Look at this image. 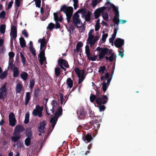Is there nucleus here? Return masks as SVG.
Listing matches in <instances>:
<instances>
[{
  "instance_id": "nucleus-56",
  "label": "nucleus",
  "mask_w": 156,
  "mask_h": 156,
  "mask_svg": "<svg viewBox=\"0 0 156 156\" xmlns=\"http://www.w3.org/2000/svg\"><path fill=\"white\" fill-rule=\"evenodd\" d=\"M100 105L98 106L100 111V112H101V111H104L105 108V107L104 105Z\"/></svg>"
},
{
  "instance_id": "nucleus-16",
  "label": "nucleus",
  "mask_w": 156,
  "mask_h": 156,
  "mask_svg": "<svg viewBox=\"0 0 156 156\" xmlns=\"http://www.w3.org/2000/svg\"><path fill=\"white\" fill-rule=\"evenodd\" d=\"M46 124V122L42 121L40 123L38 127L39 131L41 133H43L45 129V126Z\"/></svg>"
},
{
  "instance_id": "nucleus-41",
  "label": "nucleus",
  "mask_w": 156,
  "mask_h": 156,
  "mask_svg": "<svg viewBox=\"0 0 156 156\" xmlns=\"http://www.w3.org/2000/svg\"><path fill=\"white\" fill-rule=\"evenodd\" d=\"M105 69L106 68L105 66H101L100 67L98 70V72L101 74H103L104 73Z\"/></svg>"
},
{
  "instance_id": "nucleus-62",
  "label": "nucleus",
  "mask_w": 156,
  "mask_h": 156,
  "mask_svg": "<svg viewBox=\"0 0 156 156\" xmlns=\"http://www.w3.org/2000/svg\"><path fill=\"white\" fill-rule=\"evenodd\" d=\"M13 3V2L12 1H11L10 2H9V3L8 5V9H9V8H10L12 6Z\"/></svg>"
},
{
  "instance_id": "nucleus-6",
  "label": "nucleus",
  "mask_w": 156,
  "mask_h": 156,
  "mask_svg": "<svg viewBox=\"0 0 156 156\" xmlns=\"http://www.w3.org/2000/svg\"><path fill=\"white\" fill-rule=\"evenodd\" d=\"M110 6L113 8L115 12V15L113 19V21L116 24H118L120 20H119V15L118 9L112 4H110Z\"/></svg>"
},
{
  "instance_id": "nucleus-13",
  "label": "nucleus",
  "mask_w": 156,
  "mask_h": 156,
  "mask_svg": "<svg viewBox=\"0 0 156 156\" xmlns=\"http://www.w3.org/2000/svg\"><path fill=\"white\" fill-rule=\"evenodd\" d=\"M124 44V40L119 38L116 39L115 40L114 43L115 46L117 48L121 47Z\"/></svg>"
},
{
  "instance_id": "nucleus-35",
  "label": "nucleus",
  "mask_w": 156,
  "mask_h": 156,
  "mask_svg": "<svg viewBox=\"0 0 156 156\" xmlns=\"http://www.w3.org/2000/svg\"><path fill=\"white\" fill-rule=\"evenodd\" d=\"M108 36V34L107 33L105 34L102 35V38L100 40V41L101 42V43H103L105 42Z\"/></svg>"
},
{
  "instance_id": "nucleus-28",
  "label": "nucleus",
  "mask_w": 156,
  "mask_h": 156,
  "mask_svg": "<svg viewBox=\"0 0 156 156\" xmlns=\"http://www.w3.org/2000/svg\"><path fill=\"white\" fill-rule=\"evenodd\" d=\"M28 76V74L25 72H23L20 74L21 78L24 80H27Z\"/></svg>"
},
{
  "instance_id": "nucleus-33",
  "label": "nucleus",
  "mask_w": 156,
  "mask_h": 156,
  "mask_svg": "<svg viewBox=\"0 0 156 156\" xmlns=\"http://www.w3.org/2000/svg\"><path fill=\"white\" fill-rule=\"evenodd\" d=\"M100 20L99 19H98L95 25V31H97L99 30L100 28Z\"/></svg>"
},
{
  "instance_id": "nucleus-48",
  "label": "nucleus",
  "mask_w": 156,
  "mask_h": 156,
  "mask_svg": "<svg viewBox=\"0 0 156 156\" xmlns=\"http://www.w3.org/2000/svg\"><path fill=\"white\" fill-rule=\"evenodd\" d=\"M20 55L22 60V62L23 64H25L26 61V59L22 52L20 53Z\"/></svg>"
},
{
  "instance_id": "nucleus-60",
  "label": "nucleus",
  "mask_w": 156,
  "mask_h": 156,
  "mask_svg": "<svg viewBox=\"0 0 156 156\" xmlns=\"http://www.w3.org/2000/svg\"><path fill=\"white\" fill-rule=\"evenodd\" d=\"M34 84V81L32 80L30 81V87L31 89L32 88Z\"/></svg>"
},
{
  "instance_id": "nucleus-17",
  "label": "nucleus",
  "mask_w": 156,
  "mask_h": 156,
  "mask_svg": "<svg viewBox=\"0 0 156 156\" xmlns=\"http://www.w3.org/2000/svg\"><path fill=\"white\" fill-rule=\"evenodd\" d=\"M24 129L21 125H17L16 126L14 129V134L15 136L18 135L20 132H22Z\"/></svg>"
},
{
  "instance_id": "nucleus-19",
  "label": "nucleus",
  "mask_w": 156,
  "mask_h": 156,
  "mask_svg": "<svg viewBox=\"0 0 156 156\" xmlns=\"http://www.w3.org/2000/svg\"><path fill=\"white\" fill-rule=\"evenodd\" d=\"M10 35L14 39H15L17 36L16 28L14 26H13L11 28Z\"/></svg>"
},
{
  "instance_id": "nucleus-47",
  "label": "nucleus",
  "mask_w": 156,
  "mask_h": 156,
  "mask_svg": "<svg viewBox=\"0 0 156 156\" xmlns=\"http://www.w3.org/2000/svg\"><path fill=\"white\" fill-rule=\"evenodd\" d=\"M35 2V5L37 7L40 8L41 5V0H34Z\"/></svg>"
},
{
  "instance_id": "nucleus-39",
  "label": "nucleus",
  "mask_w": 156,
  "mask_h": 156,
  "mask_svg": "<svg viewBox=\"0 0 156 156\" xmlns=\"http://www.w3.org/2000/svg\"><path fill=\"white\" fill-rule=\"evenodd\" d=\"M109 75L108 73H107L105 74L104 77L103 76H102L101 77V80L103 81H105L106 80H107V79L109 78Z\"/></svg>"
},
{
  "instance_id": "nucleus-42",
  "label": "nucleus",
  "mask_w": 156,
  "mask_h": 156,
  "mask_svg": "<svg viewBox=\"0 0 156 156\" xmlns=\"http://www.w3.org/2000/svg\"><path fill=\"white\" fill-rule=\"evenodd\" d=\"M30 140L31 139L30 138V137H27L25 139V144L27 146H29L30 145L31 142Z\"/></svg>"
},
{
  "instance_id": "nucleus-34",
  "label": "nucleus",
  "mask_w": 156,
  "mask_h": 156,
  "mask_svg": "<svg viewBox=\"0 0 156 156\" xmlns=\"http://www.w3.org/2000/svg\"><path fill=\"white\" fill-rule=\"evenodd\" d=\"M5 25L2 24L0 26V32L2 34L5 33Z\"/></svg>"
},
{
  "instance_id": "nucleus-49",
  "label": "nucleus",
  "mask_w": 156,
  "mask_h": 156,
  "mask_svg": "<svg viewBox=\"0 0 156 156\" xmlns=\"http://www.w3.org/2000/svg\"><path fill=\"white\" fill-rule=\"evenodd\" d=\"M5 12L4 11H2L0 13V18L2 19H4L5 16Z\"/></svg>"
},
{
  "instance_id": "nucleus-36",
  "label": "nucleus",
  "mask_w": 156,
  "mask_h": 156,
  "mask_svg": "<svg viewBox=\"0 0 156 156\" xmlns=\"http://www.w3.org/2000/svg\"><path fill=\"white\" fill-rule=\"evenodd\" d=\"M30 100V93L27 92L26 94V97L25 101V104L27 105Z\"/></svg>"
},
{
  "instance_id": "nucleus-14",
  "label": "nucleus",
  "mask_w": 156,
  "mask_h": 156,
  "mask_svg": "<svg viewBox=\"0 0 156 156\" xmlns=\"http://www.w3.org/2000/svg\"><path fill=\"white\" fill-rule=\"evenodd\" d=\"M9 119L10 125L12 126H15L16 120L13 113H11L9 114Z\"/></svg>"
},
{
  "instance_id": "nucleus-40",
  "label": "nucleus",
  "mask_w": 156,
  "mask_h": 156,
  "mask_svg": "<svg viewBox=\"0 0 156 156\" xmlns=\"http://www.w3.org/2000/svg\"><path fill=\"white\" fill-rule=\"evenodd\" d=\"M88 59L92 60V61H94L96 60L97 58V56L95 55L92 56L90 55V54L89 55L87 56Z\"/></svg>"
},
{
  "instance_id": "nucleus-1",
  "label": "nucleus",
  "mask_w": 156,
  "mask_h": 156,
  "mask_svg": "<svg viewBox=\"0 0 156 156\" xmlns=\"http://www.w3.org/2000/svg\"><path fill=\"white\" fill-rule=\"evenodd\" d=\"M94 30L91 29L90 30L88 34V37L87 41V43L90 45V47H93L99 38V36L98 35L94 36Z\"/></svg>"
},
{
  "instance_id": "nucleus-43",
  "label": "nucleus",
  "mask_w": 156,
  "mask_h": 156,
  "mask_svg": "<svg viewBox=\"0 0 156 156\" xmlns=\"http://www.w3.org/2000/svg\"><path fill=\"white\" fill-rule=\"evenodd\" d=\"M83 46V44L80 42H78L76 45V50L77 51H79L81 47Z\"/></svg>"
},
{
  "instance_id": "nucleus-55",
  "label": "nucleus",
  "mask_w": 156,
  "mask_h": 156,
  "mask_svg": "<svg viewBox=\"0 0 156 156\" xmlns=\"http://www.w3.org/2000/svg\"><path fill=\"white\" fill-rule=\"evenodd\" d=\"M90 100L91 102H93L96 99V96L94 94L91 95L90 97Z\"/></svg>"
},
{
  "instance_id": "nucleus-5",
  "label": "nucleus",
  "mask_w": 156,
  "mask_h": 156,
  "mask_svg": "<svg viewBox=\"0 0 156 156\" xmlns=\"http://www.w3.org/2000/svg\"><path fill=\"white\" fill-rule=\"evenodd\" d=\"M43 109V107L37 106L36 108L34 109L32 114L34 116H38L39 117H41L42 116V111Z\"/></svg>"
},
{
  "instance_id": "nucleus-10",
  "label": "nucleus",
  "mask_w": 156,
  "mask_h": 156,
  "mask_svg": "<svg viewBox=\"0 0 156 156\" xmlns=\"http://www.w3.org/2000/svg\"><path fill=\"white\" fill-rule=\"evenodd\" d=\"M44 51L42 50L39 55L38 60L41 65H42L47 63L46 58L44 55Z\"/></svg>"
},
{
  "instance_id": "nucleus-2",
  "label": "nucleus",
  "mask_w": 156,
  "mask_h": 156,
  "mask_svg": "<svg viewBox=\"0 0 156 156\" xmlns=\"http://www.w3.org/2000/svg\"><path fill=\"white\" fill-rule=\"evenodd\" d=\"M60 11L63 12L66 14L67 16V20L69 23L71 18L73 12V8L72 7H67L65 5H63L61 7Z\"/></svg>"
},
{
  "instance_id": "nucleus-51",
  "label": "nucleus",
  "mask_w": 156,
  "mask_h": 156,
  "mask_svg": "<svg viewBox=\"0 0 156 156\" xmlns=\"http://www.w3.org/2000/svg\"><path fill=\"white\" fill-rule=\"evenodd\" d=\"M85 51L87 56L90 54L89 47L88 45H86L85 47Z\"/></svg>"
},
{
  "instance_id": "nucleus-8",
  "label": "nucleus",
  "mask_w": 156,
  "mask_h": 156,
  "mask_svg": "<svg viewBox=\"0 0 156 156\" xmlns=\"http://www.w3.org/2000/svg\"><path fill=\"white\" fill-rule=\"evenodd\" d=\"M108 98L106 95H102L101 98H98L96 99V103L98 105L104 104L107 102Z\"/></svg>"
},
{
  "instance_id": "nucleus-52",
  "label": "nucleus",
  "mask_w": 156,
  "mask_h": 156,
  "mask_svg": "<svg viewBox=\"0 0 156 156\" xmlns=\"http://www.w3.org/2000/svg\"><path fill=\"white\" fill-rule=\"evenodd\" d=\"M74 2L73 6L75 9H76L78 6V0H73Z\"/></svg>"
},
{
  "instance_id": "nucleus-50",
  "label": "nucleus",
  "mask_w": 156,
  "mask_h": 156,
  "mask_svg": "<svg viewBox=\"0 0 156 156\" xmlns=\"http://www.w3.org/2000/svg\"><path fill=\"white\" fill-rule=\"evenodd\" d=\"M16 145L18 148H22L23 146V143L20 141H18L17 142Z\"/></svg>"
},
{
  "instance_id": "nucleus-53",
  "label": "nucleus",
  "mask_w": 156,
  "mask_h": 156,
  "mask_svg": "<svg viewBox=\"0 0 156 156\" xmlns=\"http://www.w3.org/2000/svg\"><path fill=\"white\" fill-rule=\"evenodd\" d=\"M12 141V142L15 143L18 142L17 141L19 140L21 137H11Z\"/></svg>"
},
{
  "instance_id": "nucleus-27",
  "label": "nucleus",
  "mask_w": 156,
  "mask_h": 156,
  "mask_svg": "<svg viewBox=\"0 0 156 156\" xmlns=\"http://www.w3.org/2000/svg\"><path fill=\"white\" fill-rule=\"evenodd\" d=\"M115 54L112 53L111 54L109 57H106L105 58L107 60H108V61H109L112 62L113 61L114 58L115 57Z\"/></svg>"
},
{
  "instance_id": "nucleus-45",
  "label": "nucleus",
  "mask_w": 156,
  "mask_h": 156,
  "mask_svg": "<svg viewBox=\"0 0 156 156\" xmlns=\"http://www.w3.org/2000/svg\"><path fill=\"white\" fill-rule=\"evenodd\" d=\"M7 72L6 71H4L2 73L0 76V78L3 79L5 78L7 75Z\"/></svg>"
},
{
  "instance_id": "nucleus-64",
  "label": "nucleus",
  "mask_w": 156,
  "mask_h": 156,
  "mask_svg": "<svg viewBox=\"0 0 156 156\" xmlns=\"http://www.w3.org/2000/svg\"><path fill=\"white\" fill-rule=\"evenodd\" d=\"M56 25H55V28L56 29H57V28H60V24L57 21H56Z\"/></svg>"
},
{
  "instance_id": "nucleus-61",
  "label": "nucleus",
  "mask_w": 156,
  "mask_h": 156,
  "mask_svg": "<svg viewBox=\"0 0 156 156\" xmlns=\"http://www.w3.org/2000/svg\"><path fill=\"white\" fill-rule=\"evenodd\" d=\"M119 55L121 56V57L122 58L124 56V52L122 50H119Z\"/></svg>"
},
{
  "instance_id": "nucleus-59",
  "label": "nucleus",
  "mask_w": 156,
  "mask_h": 156,
  "mask_svg": "<svg viewBox=\"0 0 156 156\" xmlns=\"http://www.w3.org/2000/svg\"><path fill=\"white\" fill-rule=\"evenodd\" d=\"M20 2L21 0H15V4L18 7L20 6Z\"/></svg>"
},
{
  "instance_id": "nucleus-46",
  "label": "nucleus",
  "mask_w": 156,
  "mask_h": 156,
  "mask_svg": "<svg viewBox=\"0 0 156 156\" xmlns=\"http://www.w3.org/2000/svg\"><path fill=\"white\" fill-rule=\"evenodd\" d=\"M26 134L27 136H32V132L30 129H27L26 131Z\"/></svg>"
},
{
  "instance_id": "nucleus-58",
  "label": "nucleus",
  "mask_w": 156,
  "mask_h": 156,
  "mask_svg": "<svg viewBox=\"0 0 156 156\" xmlns=\"http://www.w3.org/2000/svg\"><path fill=\"white\" fill-rule=\"evenodd\" d=\"M9 58L10 59L13 58L14 56V53L12 52H9Z\"/></svg>"
},
{
  "instance_id": "nucleus-22",
  "label": "nucleus",
  "mask_w": 156,
  "mask_h": 156,
  "mask_svg": "<svg viewBox=\"0 0 156 156\" xmlns=\"http://www.w3.org/2000/svg\"><path fill=\"white\" fill-rule=\"evenodd\" d=\"M11 69L13 73V76L14 77H16L19 73L17 68L15 66L12 65L11 67Z\"/></svg>"
},
{
  "instance_id": "nucleus-63",
  "label": "nucleus",
  "mask_w": 156,
  "mask_h": 156,
  "mask_svg": "<svg viewBox=\"0 0 156 156\" xmlns=\"http://www.w3.org/2000/svg\"><path fill=\"white\" fill-rule=\"evenodd\" d=\"M22 34L26 37H28V34L25 30H24L23 31Z\"/></svg>"
},
{
  "instance_id": "nucleus-7",
  "label": "nucleus",
  "mask_w": 156,
  "mask_h": 156,
  "mask_svg": "<svg viewBox=\"0 0 156 156\" xmlns=\"http://www.w3.org/2000/svg\"><path fill=\"white\" fill-rule=\"evenodd\" d=\"M6 83H5L0 89V99H2L3 101L6 96Z\"/></svg>"
},
{
  "instance_id": "nucleus-15",
  "label": "nucleus",
  "mask_w": 156,
  "mask_h": 156,
  "mask_svg": "<svg viewBox=\"0 0 156 156\" xmlns=\"http://www.w3.org/2000/svg\"><path fill=\"white\" fill-rule=\"evenodd\" d=\"M58 66H64L66 68H68L69 67L67 62L65 60L62 59H60L58 61Z\"/></svg>"
},
{
  "instance_id": "nucleus-26",
  "label": "nucleus",
  "mask_w": 156,
  "mask_h": 156,
  "mask_svg": "<svg viewBox=\"0 0 156 156\" xmlns=\"http://www.w3.org/2000/svg\"><path fill=\"white\" fill-rule=\"evenodd\" d=\"M20 42L22 48L25 47L26 46V42L23 37H21L20 38Z\"/></svg>"
},
{
  "instance_id": "nucleus-21",
  "label": "nucleus",
  "mask_w": 156,
  "mask_h": 156,
  "mask_svg": "<svg viewBox=\"0 0 156 156\" xmlns=\"http://www.w3.org/2000/svg\"><path fill=\"white\" fill-rule=\"evenodd\" d=\"M105 8L103 7L96 10L94 12L95 18L97 19L100 16L101 12L105 9Z\"/></svg>"
},
{
  "instance_id": "nucleus-30",
  "label": "nucleus",
  "mask_w": 156,
  "mask_h": 156,
  "mask_svg": "<svg viewBox=\"0 0 156 156\" xmlns=\"http://www.w3.org/2000/svg\"><path fill=\"white\" fill-rule=\"evenodd\" d=\"M22 89V84L20 83H17L16 87V89L17 92L18 93H20Z\"/></svg>"
},
{
  "instance_id": "nucleus-20",
  "label": "nucleus",
  "mask_w": 156,
  "mask_h": 156,
  "mask_svg": "<svg viewBox=\"0 0 156 156\" xmlns=\"http://www.w3.org/2000/svg\"><path fill=\"white\" fill-rule=\"evenodd\" d=\"M54 19L55 21L61 22L62 20V16L59 13L54 12Z\"/></svg>"
},
{
  "instance_id": "nucleus-44",
  "label": "nucleus",
  "mask_w": 156,
  "mask_h": 156,
  "mask_svg": "<svg viewBox=\"0 0 156 156\" xmlns=\"http://www.w3.org/2000/svg\"><path fill=\"white\" fill-rule=\"evenodd\" d=\"M3 41L2 39H0V48L2 49V52L5 50V47L3 45Z\"/></svg>"
},
{
  "instance_id": "nucleus-11",
  "label": "nucleus",
  "mask_w": 156,
  "mask_h": 156,
  "mask_svg": "<svg viewBox=\"0 0 156 156\" xmlns=\"http://www.w3.org/2000/svg\"><path fill=\"white\" fill-rule=\"evenodd\" d=\"M52 109H49L47 108L46 109V112L47 114L48 115H51L56 108L57 106V103L56 101H53L52 103Z\"/></svg>"
},
{
  "instance_id": "nucleus-38",
  "label": "nucleus",
  "mask_w": 156,
  "mask_h": 156,
  "mask_svg": "<svg viewBox=\"0 0 156 156\" xmlns=\"http://www.w3.org/2000/svg\"><path fill=\"white\" fill-rule=\"evenodd\" d=\"M29 113H27L25 114V119L24 122L25 124H27L29 122Z\"/></svg>"
},
{
  "instance_id": "nucleus-23",
  "label": "nucleus",
  "mask_w": 156,
  "mask_h": 156,
  "mask_svg": "<svg viewBox=\"0 0 156 156\" xmlns=\"http://www.w3.org/2000/svg\"><path fill=\"white\" fill-rule=\"evenodd\" d=\"M111 81V79H109L107 80V82L105 83V81H103L102 85V88L103 89V90L105 92L107 89V88L108 87V85L109 84V83Z\"/></svg>"
},
{
  "instance_id": "nucleus-9",
  "label": "nucleus",
  "mask_w": 156,
  "mask_h": 156,
  "mask_svg": "<svg viewBox=\"0 0 156 156\" xmlns=\"http://www.w3.org/2000/svg\"><path fill=\"white\" fill-rule=\"evenodd\" d=\"M75 71L79 78V83H80L84 79V72L82 70H80L78 68L75 69Z\"/></svg>"
},
{
  "instance_id": "nucleus-25",
  "label": "nucleus",
  "mask_w": 156,
  "mask_h": 156,
  "mask_svg": "<svg viewBox=\"0 0 156 156\" xmlns=\"http://www.w3.org/2000/svg\"><path fill=\"white\" fill-rule=\"evenodd\" d=\"M48 137H44L43 139H41V140H40L39 142V145H40V148L39 149V151L41 150V149L42 148L43 146L45 144L46 140L47 139V138Z\"/></svg>"
},
{
  "instance_id": "nucleus-4",
  "label": "nucleus",
  "mask_w": 156,
  "mask_h": 156,
  "mask_svg": "<svg viewBox=\"0 0 156 156\" xmlns=\"http://www.w3.org/2000/svg\"><path fill=\"white\" fill-rule=\"evenodd\" d=\"M62 108L59 107L58 108L57 111L55 113L54 117L51 118L50 122L52 124V127L53 128L56 123L58 117L62 115Z\"/></svg>"
},
{
  "instance_id": "nucleus-37",
  "label": "nucleus",
  "mask_w": 156,
  "mask_h": 156,
  "mask_svg": "<svg viewBox=\"0 0 156 156\" xmlns=\"http://www.w3.org/2000/svg\"><path fill=\"white\" fill-rule=\"evenodd\" d=\"M102 16L104 20L107 21L108 20V14L106 12H103L102 13Z\"/></svg>"
},
{
  "instance_id": "nucleus-57",
  "label": "nucleus",
  "mask_w": 156,
  "mask_h": 156,
  "mask_svg": "<svg viewBox=\"0 0 156 156\" xmlns=\"http://www.w3.org/2000/svg\"><path fill=\"white\" fill-rule=\"evenodd\" d=\"M54 27V24L51 23L49 24L48 26L47 27V29H52Z\"/></svg>"
},
{
  "instance_id": "nucleus-3",
  "label": "nucleus",
  "mask_w": 156,
  "mask_h": 156,
  "mask_svg": "<svg viewBox=\"0 0 156 156\" xmlns=\"http://www.w3.org/2000/svg\"><path fill=\"white\" fill-rule=\"evenodd\" d=\"M85 10L83 9H81L79 10L78 12H76L73 16V22L78 27H80L82 25V23L79 19V16L78 13H84Z\"/></svg>"
},
{
  "instance_id": "nucleus-24",
  "label": "nucleus",
  "mask_w": 156,
  "mask_h": 156,
  "mask_svg": "<svg viewBox=\"0 0 156 156\" xmlns=\"http://www.w3.org/2000/svg\"><path fill=\"white\" fill-rule=\"evenodd\" d=\"M117 30L116 29H114V33L112 34V37L109 39V42L112 44H113L114 41L116 37Z\"/></svg>"
},
{
  "instance_id": "nucleus-18",
  "label": "nucleus",
  "mask_w": 156,
  "mask_h": 156,
  "mask_svg": "<svg viewBox=\"0 0 156 156\" xmlns=\"http://www.w3.org/2000/svg\"><path fill=\"white\" fill-rule=\"evenodd\" d=\"M108 50L107 48H103L99 52L98 55L99 58L100 59L102 58L107 54Z\"/></svg>"
},
{
  "instance_id": "nucleus-32",
  "label": "nucleus",
  "mask_w": 156,
  "mask_h": 156,
  "mask_svg": "<svg viewBox=\"0 0 156 156\" xmlns=\"http://www.w3.org/2000/svg\"><path fill=\"white\" fill-rule=\"evenodd\" d=\"M55 75L56 76H58L61 73V69L58 67H56L55 69Z\"/></svg>"
},
{
  "instance_id": "nucleus-29",
  "label": "nucleus",
  "mask_w": 156,
  "mask_h": 156,
  "mask_svg": "<svg viewBox=\"0 0 156 156\" xmlns=\"http://www.w3.org/2000/svg\"><path fill=\"white\" fill-rule=\"evenodd\" d=\"M66 84L70 88H72L73 86V82L70 78H68L66 80Z\"/></svg>"
},
{
  "instance_id": "nucleus-12",
  "label": "nucleus",
  "mask_w": 156,
  "mask_h": 156,
  "mask_svg": "<svg viewBox=\"0 0 156 156\" xmlns=\"http://www.w3.org/2000/svg\"><path fill=\"white\" fill-rule=\"evenodd\" d=\"M38 42L40 43V49L44 51L46 47L47 44V42L46 39L44 38L39 39Z\"/></svg>"
},
{
  "instance_id": "nucleus-54",
  "label": "nucleus",
  "mask_w": 156,
  "mask_h": 156,
  "mask_svg": "<svg viewBox=\"0 0 156 156\" xmlns=\"http://www.w3.org/2000/svg\"><path fill=\"white\" fill-rule=\"evenodd\" d=\"M30 49L32 53L35 56L36 55L35 51L32 46H30Z\"/></svg>"
},
{
  "instance_id": "nucleus-31",
  "label": "nucleus",
  "mask_w": 156,
  "mask_h": 156,
  "mask_svg": "<svg viewBox=\"0 0 156 156\" xmlns=\"http://www.w3.org/2000/svg\"><path fill=\"white\" fill-rule=\"evenodd\" d=\"M94 137H82L83 140L86 143L90 142Z\"/></svg>"
}]
</instances>
